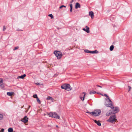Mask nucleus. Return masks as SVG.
Wrapping results in <instances>:
<instances>
[{"label":"nucleus","mask_w":132,"mask_h":132,"mask_svg":"<svg viewBox=\"0 0 132 132\" xmlns=\"http://www.w3.org/2000/svg\"><path fill=\"white\" fill-rule=\"evenodd\" d=\"M36 84L37 85H39L40 84L39 83H36Z\"/></svg>","instance_id":"nucleus-39"},{"label":"nucleus","mask_w":132,"mask_h":132,"mask_svg":"<svg viewBox=\"0 0 132 132\" xmlns=\"http://www.w3.org/2000/svg\"><path fill=\"white\" fill-rule=\"evenodd\" d=\"M85 27L86 29L85 28H83L82 29L84 31H85L87 33H89L90 32L89 28L87 26H86Z\"/></svg>","instance_id":"nucleus-11"},{"label":"nucleus","mask_w":132,"mask_h":132,"mask_svg":"<svg viewBox=\"0 0 132 132\" xmlns=\"http://www.w3.org/2000/svg\"><path fill=\"white\" fill-rule=\"evenodd\" d=\"M86 112V113H89V114H90V112H88V111H87V112Z\"/></svg>","instance_id":"nucleus-38"},{"label":"nucleus","mask_w":132,"mask_h":132,"mask_svg":"<svg viewBox=\"0 0 132 132\" xmlns=\"http://www.w3.org/2000/svg\"><path fill=\"white\" fill-rule=\"evenodd\" d=\"M96 86L97 87H100V88H102V86H100V85H97Z\"/></svg>","instance_id":"nucleus-35"},{"label":"nucleus","mask_w":132,"mask_h":132,"mask_svg":"<svg viewBox=\"0 0 132 132\" xmlns=\"http://www.w3.org/2000/svg\"><path fill=\"white\" fill-rule=\"evenodd\" d=\"M3 82V80L2 79L0 78V84L2 83Z\"/></svg>","instance_id":"nucleus-30"},{"label":"nucleus","mask_w":132,"mask_h":132,"mask_svg":"<svg viewBox=\"0 0 132 132\" xmlns=\"http://www.w3.org/2000/svg\"><path fill=\"white\" fill-rule=\"evenodd\" d=\"M70 8H72V4H70Z\"/></svg>","instance_id":"nucleus-33"},{"label":"nucleus","mask_w":132,"mask_h":132,"mask_svg":"<svg viewBox=\"0 0 132 132\" xmlns=\"http://www.w3.org/2000/svg\"><path fill=\"white\" fill-rule=\"evenodd\" d=\"M61 88L62 89H64L69 91L71 89L70 85L68 84H65L62 85L61 86Z\"/></svg>","instance_id":"nucleus-1"},{"label":"nucleus","mask_w":132,"mask_h":132,"mask_svg":"<svg viewBox=\"0 0 132 132\" xmlns=\"http://www.w3.org/2000/svg\"><path fill=\"white\" fill-rule=\"evenodd\" d=\"M19 48V47L18 46H17L14 48V49L13 50H16L17 49H18Z\"/></svg>","instance_id":"nucleus-29"},{"label":"nucleus","mask_w":132,"mask_h":132,"mask_svg":"<svg viewBox=\"0 0 132 132\" xmlns=\"http://www.w3.org/2000/svg\"><path fill=\"white\" fill-rule=\"evenodd\" d=\"M56 127H58V126L57 125H56Z\"/></svg>","instance_id":"nucleus-42"},{"label":"nucleus","mask_w":132,"mask_h":132,"mask_svg":"<svg viewBox=\"0 0 132 132\" xmlns=\"http://www.w3.org/2000/svg\"><path fill=\"white\" fill-rule=\"evenodd\" d=\"M89 15H90L92 19L94 17V13L93 11H90L89 12Z\"/></svg>","instance_id":"nucleus-12"},{"label":"nucleus","mask_w":132,"mask_h":132,"mask_svg":"<svg viewBox=\"0 0 132 132\" xmlns=\"http://www.w3.org/2000/svg\"><path fill=\"white\" fill-rule=\"evenodd\" d=\"M14 93L13 92H8L7 93V95L10 96H11L13 95Z\"/></svg>","instance_id":"nucleus-15"},{"label":"nucleus","mask_w":132,"mask_h":132,"mask_svg":"<svg viewBox=\"0 0 132 132\" xmlns=\"http://www.w3.org/2000/svg\"><path fill=\"white\" fill-rule=\"evenodd\" d=\"M117 120L116 116L115 115L112 116H111L107 120V121L113 123L114 122H116Z\"/></svg>","instance_id":"nucleus-3"},{"label":"nucleus","mask_w":132,"mask_h":132,"mask_svg":"<svg viewBox=\"0 0 132 132\" xmlns=\"http://www.w3.org/2000/svg\"><path fill=\"white\" fill-rule=\"evenodd\" d=\"M0 87L2 89H3L4 87V84L1 83V84H0Z\"/></svg>","instance_id":"nucleus-22"},{"label":"nucleus","mask_w":132,"mask_h":132,"mask_svg":"<svg viewBox=\"0 0 132 132\" xmlns=\"http://www.w3.org/2000/svg\"><path fill=\"white\" fill-rule=\"evenodd\" d=\"M106 97H107V98H108V100H109V101L111 102V100L110 99L109 97L108 96Z\"/></svg>","instance_id":"nucleus-31"},{"label":"nucleus","mask_w":132,"mask_h":132,"mask_svg":"<svg viewBox=\"0 0 132 132\" xmlns=\"http://www.w3.org/2000/svg\"><path fill=\"white\" fill-rule=\"evenodd\" d=\"M96 93V92L95 91L93 90L92 91H90V92L89 94H94Z\"/></svg>","instance_id":"nucleus-19"},{"label":"nucleus","mask_w":132,"mask_h":132,"mask_svg":"<svg viewBox=\"0 0 132 132\" xmlns=\"http://www.w3.org/2000/svg\"><path fill=\"white\" fill-rule=\"evenodd\" d=\"M48 115L49 116L54 118L59 119L60 118V117L56 113L50 112Z\"/></svg>","instance_id":"nucleus-4"},{"label":"nucleus","mask_w":132,"mask_h":132,"mask_svg":"<svg viewBox=\"0 0 132 132\" xmlns=\"http://www.w3.org/2000/svg\"><path fill=\"white\" fill-rule=\"evenodd\" d=\"M28 118L27 116H26L23 119H21V120L24 123H26L28 121Z\"/></svg>","instance_id":"nucleus-10"},{"label":"nucleus","mask_w":132,"mask_h":132,"mask_svg":"<svg viewBox=\"0 0 132 132\" xmlns=\"http://www.w3.org/2000/svg\"><path fill=\"white\" fill-rule=\"evenodd\" d=\"M86 95V93L85 92H84L81 93L80 95V98L83 101L85 98V96Z\"/></svg>","instance_id":"nucleus-8"},{"label":"nucleus","mask_w":132,"mask_h":132,"mask_svg":"<svg viewBox=\"0 0 132 132\" xmlns=\"http://www.w3.org/2000/svg\"><path fill=\"white\" fill-rule=\"evenodd\" d=\"M101 113L100 110H94L93 112H90V114L92 116H96L99 115Z\"/></svg>","instance_id":"nucleus-2"},{"label":"nucleus","mask_w":132,"mask_h":132,"mask_svg":"<svg viewBox=\"0 0 132 132\" xmlns=\"http://www.w3.org/2000/svg\"><path fill=\"white\" fill-rule=\"evenodd\" d=\"M37 101L38 102V103L40 104L41 103L40 101L38 98H37Z\"/></svg>","instance_id":"nucleus-23"},{"label":"nucleus","mask_w":132,"mask_h":132,"mask_svg":"<svg viewBox=\"0 0 132 132\" xmlns=\"http://www.w3.org/2000/svg\"><path fill=\"white\" fill-rule=\"evenodd\" d=\"M8 131L9 132H13V130L12 128H10L8 129Z\"/></svg>","instance_id":"nucleus-18"},{"label":"nucleus","mask_w":132,"mask_h":132,"mask_svg":"<svg viewBox=\"0 0 132 132\" xmlns=\"http://www.w3.org/2000/svg\"><path fill=\"white\" fill-rule=\"evenodd\" d=\"M47 100H50L51 101H52L53 102L54 99L53 98L51 97L50 96H48L47 98Z\"/></svg>","instance_id":"nucleus-16"},{"label":"nucleus","mask_w":132,"mask_h":132,"mask_svg":"<svg viewBox=\"0 0 132 132\" xmlns=\"http://www.w3.org/2000/svg\"><path fill=\"white\" fill-rule=\"evenodd\" d=\"M73 2V0H72L71 1V3H72Z\"/></svg>","instance_id":"nucleus-40"},{"label":"nucleus","mask_w":132,"mask_h":132,"mask_svg":"<svg viewBox=\"0 0 132 132\" xmlns=\"http://www.w3.org/2000/svg\"><path fill=\"white\" fill-rule=\"evenodd\" d=\"M112 113H112V112H107L106 114V116H109L110 115H111V114Z\"/></svg>","instance_id":"nucleus-21"},{"label":"nucleus","mask_w":132,"mask_h":132,"mask_svg":"<svg viewBox=\"0 0 132 132\" xmlns=\"http://www.w3.org/2000/svg\"><path fill=\"white\" fill-rule=\"evenodd\" d=\"M33 97L34 98H38L37 95L36 94L34 95L33 96Z\"/></svg>","instance_id":"nucleus-26"},{"label":"nucleus","mask_w":132,"mask_h":132,"mask_svg":"<svg viewBox=\"0 0 132 132\" xmlns=\"http://www.w3.org/2000/svg\"><path fill=\"white\" fill-rule=\"evenodd\" d=\"M6 28L5 27V26H3V31H4L6 30Z\"/></svg>","instance_id":"nucleus-27"},{"label":"nucleus","mask_w":132,"mask_h":132,"mask_svg":"<svg viewBox=\"0 0 132 132\" xmlns=\"http://www.w3.org/2000/svg\"><path fill=\"white\" fill-rule=\"evenodd\" d=\"M4 129H2L0 131V132H4Z\"/></svg>","instance_id":"nucleus-34"},{"label":"nucleus","mask_w":132,"mask_h":132,"mask_svg":"<svg viewBox=\"0 0 132 132\" xmlns=\"http://www.w3.org/2000/svg\"><path fill=\"white\" fill-rule=\"evenodd\" d=\"M84 51L85 53H98V52L96 50L93 51H91L88 50H84Z\"/></svg>","instance_id":"nucleus-7"},{"label":"nucleus","mask_w":132,"mask_h":132,"mask_svg":"<svg viewBox=\"0 0 132 132\" xmlns=\"http://www.w3.org/2000/svg\"><path fill=\"white\" fill-rule=\"evenodd\" d=\"M105 105L107 107H109L111 108H112L113 107V105L112 104V102L111 101V102H108V103L106 102L105 104Z\"/></svg>","instance_id":"nucleus-6"},{"label":"nucleus","mask_w":132,"mask_h":132,"mask_svg":"<svg viewBox=\"0 0 132 132\" xmlns=\"http://www.w3.org/2000/svg\"><path fill=\"white\" fill-rule=\"evenodd\" d=\"M26 76V74H24L22 75H21V76H18L17 77V78L18 79H19V78L23 79Z\"/></svg>","instance_id":"nucleus-13"},{"label":"nucleus","mask_w":132,"mask_h":132,"mask_svg":"<svg viewBox=\"0 0 132 132\" xmlns=\"http://www.w3.org/2000/svg\"><path fill=\"white\" fill-rule=\"evenodd\" d=\"M72 8H70V11L71 12H72Z\"/></svg>","instance_id":"nucleus-36"},{"label":"nucleus","mask_w":132,"mask_h":132,"mask_svg":"<svg viewBox=\"0 0 132 132\" xmlns=\"http://www.w3.org/2000/svg\"><path fill=\"white\" fill-rule=\"evenodd\" d=\"M54 53L58 59H60L62 55L61 52L59 51H55Z\"/></svg>","instance_id":"nucleus-5"},{"label":"nucleus","mask_w":132,"mask_h":132,"mask_svg":"<svg viewBox=\"0 0 132 132\" xmlns=\"http://www.w3.org/2000/svg\"><path fill=\"white\" fill-rule=\"evenodd\" d=\"M111 108L113 109L112 110L113 111L112 113H116L119 111V109L118 107H113L112 108Z\"/></svg>","instance_id":"nucleus-9"},{"label":"nucleus","mask_w":132,"mask_h":132,"mask_svg":"<svg viewBox=\"0 0 132 132\" xmlns=\"http://www.w3.org/2000/svg\"><path fill=\"white\" fill-rule=\"evenodd\" d=\"M104 95L106 97H107L108 96V95L106 94H104Z\"/></svg>","instance_id":"nucleus-37"},{"label":"nucleus","mask_w":132,"mask_h":132,"mask_svg":"<svg viewBox=\"0 0 132 132\" xmlns=\"http://www.w3.org/2000/svg\"><path fill=\"white\" fill-rule=\"evenodd\" d=\"M48 16H49L50 17H51V18H52V19H53V18H54L53 16L52 15V14H49L48 15Z\"/></svg>","instance_id":"nucleus-24"},{"label":"nucleus","mask_w":132,"mask_h":132,"mask_svg":"<svg viewBox=\"0 0 132 132\" xmlns=\"http://www.w3.org/2000/svg\"><path fill=\"white\" fill-rule=\"evenodd\" d=\"M80 7V5L78 3H77L75 5V8L77 9L78 8H79Z\"/></svg>","instance_id":"nucleus-17"},{"label":"nucleus","mask_w":132,"mask_h":132,"mask_svg":"<svg viewBox=\"0 0 132 132\" xmlns=\"http://www.w3.org/2000/svg\"><path fill=\"white\" fill-rule=\"evenodd\" d=\"M114 48V46L113 45L110 46V50L111 51H112Z\"/></svg>","instance_id":"nucleus-20"},{"label":"nucleus","mask_w":132,"mask_h":132,"mask_svg":"<svg viewBox=\"0 0 132 132\" xmlns=\"http://www.w3.org/2000/svg\"><path fill=\"white\" fill-rule=\"evenodd\" d=\"M63 7H65L66 6H64V5H62V6H60V7L59 8L60 9H61V8H62Z\"/></svg>","instance_id":"nucleus-28"},{"label":"nucleus","mask_w":132,"mask_h":132,"mask_svg":"<svg viewBox=\"0 0 132 132\" xmlns=\"http://www.w3.org/2000/svg\"><path fill=\"white\" fill-rule=\"evenodd\" d=\"M128 88H129V90H128V91H129L131 89V87L130 86H128Z\"/></svg>","instance_id":"nucleus-32"},{"label":"nucleus","mask_w":132,"mask_h":132,"mask_svg":"<svg viewBox=\"0 0 132 132\" xmlns=\"http://www.w3.org/2000/svg\"><path fill=\"white\" fill-rule=\"evenodd\" d=\"M95 122L99 126H100L101 125V123L99 121H97L96 120H94Z\"/></svg>","instance_id":"nucleus-14"},{"label":"nucleus","mask_w":132,"mask_h":132,"mask_svg":"<svg viewBox=\"0 0 132 132\" xmlns=\"http://www.w3.org/2000/svg\"><path fill=\"white\" fill-rule=\"evenodd\" d=\"M30 107V106H29V107L28 108V109H29Z\"/></svg>","instance_id":"nucleus-41"},{"label":"nucleus","mask_w":132,"mask_h":132,"mask_svg":"<svg viewBox=\"0 0 132 132\" xmlns=\"http://www.w3.org/2000/svg\"><path fill=\"white\" fill-rule=\"evenodd\" d=\"M3 118V115L0 114V120H2Z\"/></svg>","instance_id":"nucleus-25"}]
</instances>
